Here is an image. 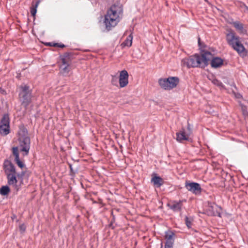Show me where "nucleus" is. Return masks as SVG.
<instances>
[{"label":"nucleus","instance_id":"f257e3e1","mask_svg":"<svg viewBox=\"0 0 248 248\" xmlns=\"http://www.w3.org/2000/svg\"><path fill=\"white\" fill-rule=\"evenodd\" d=\"M212 58V54L211 52L202 51L201 54L197 53L184 58L181 61V64L187 68L205 67Z\"/></svg>","mask_w":248,"mask_h":248},{"label":"nucleus","instance_id":"f03ea898","mask_svg":"<svg viewBox=\"0 0 248 248\" xmlns=\"http://www.w3.org/2000/svg\"><path fill=\"white\" fill-rule=\"evenodd\" d=\"M123 14V7L120 3H115L108 10L105 16L104 23L108 30L114 27L120 21Z\"/></svg>","mask_w":248,"mask_h":248},{"label":"nucleus","instance_id":"7ed1b4c3","mask_svg":"<svg viewBox=\"0 0 248 248\" xmlns=\"http://www.w3.org/2000/svg\"><path fill=\"white\" fill-rule=\"evenodd\" d=\"M3 169L7 179V183L9 186H16L17 183V177H22L25 172L22 171L21 173H17L16 167L9 160L4 161Z\"/></svg>","mask_w":248,"mask_h":248},{"label":"nucleus","instance_id":"20e7f679","mask_svg":"<svg viewBox=\"0 0 248 248\" xmlns=\"http://www.w3.org/2000/svg\"><path fill=\"white\" fill-rule=\"evenodd\" d=\"M226 41L229 45L239 54H242L246 51L244 46L240 40V37L233 31L230 30L227 33Z\"/></svg>","mask_w":248,"mask_h":248},{"label":"nucleus","instance_id":"39448f33","mask_svg":"<svg viewBox=\"0 0 248 248\" xmlns=\"http://www.w3.org/2000/svg\"><path fill=\"white\" fill-rule=\"evenodd\" d=\"M22 134H19L18 141L19 142V147L20 151L23 152L24 156L27 155L29 154L30 149L31 140L30 138L27 136V130L26 128H23L22 130Z\"/></svg>","mask_w":248,"mask_h":248},{"label":"nucleus","instance_id":"423d86ee","mask_svg":"<svg viewBox=\"0 0 248 248\" xmlns=\"http://www.w3.org/2000/svg\"><path fill=\"white\" fill-rule=\"evenodd\" d=\"M21 91L19 93L20 101L25 108L27 107L31 102V93L29 91V86L21 85Z\"/></svg>","mask_w":248,"mask_h":248},{"label":"nucleus","instance_id":"0eeeda50","mask_svg":"<svg viewBox=\"0 0 248 248\" xmlns=\"http://www.w3.org/2000/svg\"><path fill=\"white\" fill-rule=\"evenodd\" d=\"M179 81L177 77H169L160 79L158 83L161 87L165 90H170L176 87Z\"/></svg>","mask_w":248,"mask_h":248},{"label":"nucleus","instance_id":"6e6552de","mask_svg":"<svg viewBox=\"0 0 248 248\" xmlns=\"http://www.w3.org/2000/svg\"><path fill=\"white\" fill-rule=\"evenodd\" d=\"M10 132V118L8 114H4L0 121V134L5 136Z\"/></svg>","mask_w":248,"mask_h":248},{"label":"nucleus","instance_id":"1a4fd4ad","mask_svg":"<svg viewBox=\"0 0 248 248\" xmlns=\"http://www.w3.org/2000/svg\"><path fill=\"white\" fill-rule=\"evenodd\" d=\"M69 54L65 53L62 57V64L60 66V72L64 76H66L71 70Z\"/></svg>","mask_w":248,"mask_h":248},{"label":"nucleus","instance_id":"9d476101","mask_svg":"<svg viewBox=\"0 0 248 248\" xmlns=\"http://www.w3.org/2000/svg\"><path fill=\"white\" fill-rule=\"evenodd\" d=\"M207 214L209 216L221 217V208L215 203L208 202Z\"/></svg>","mask_w":248,"mask_h":248},{"label":"nucleus","instance_id":"9b49d317","mask_svg":"<svg viewBox=\"0 0 248 248\" xmlns=\"http://www.w3.org/2000/svg\"><path fill=\"white\" fill-rule=\"evenodd\" d=\"M185 187L188 191L195 194H200L202 191L201 186L197 183H186L185 184Z\"/></svg>","mask_w":248,"mask_h":248},{"label":"nucleus","instance_id":"f8f14e48","mask_svg":"<svg viewBox=\"0 0 248 248\" xmlns=\"http://www.w3.org/2000/svg\"><path fill=\"white\" fill-rule=\"evenodd\" d=\"M129 75L126 70H123L120 72L119 84L120 88L126 87L128 84Z\"/></svg>","mask_w":248,"mask_h":248},{"label":"nucleus","instance_id":"ddd939ff","mask_svg":"<svg viewBox=\"0 0 248 248\" xmlns=\"http://www.w3.org/2000/svg\"><path fill=\"white\" fill-rule=\"evenodd\" d=\"M183 202L182 200L171 201L167 203V206L174 212H180L183 206Z\"/></svg>","mask_w":248,"mask_h":248},{"label":"nucleus","instance_id":"4468645a","mask_svg":"<svg viewBox=\"0 0 248 248\" xmlns=\"http://www.w3.org/2000/svg\"><path fill=\"white\" fill-rule=\"evenodd\" d=\"M12 153L15 156V161L19 167L22 169L25 167V164L19 158V154L18 147H14L12 148Z\"/></svg>","mask_w":248,"mask_h":248},{"label":"nucleus","instance_id":"2eb2a0df","mask_svg":"<svg viewBox=\"0 0 248 248\" xmlns=\"http://www.w3.org/2000/svg\"><path fill=\"white\" fill-rule=\"evenodd\" d=\"M174 235V233L172 232L169 231L166 232L165 237V239L166 240V242L165 243V246L173 248V245L174 243L173 237Z\"/></svg>","mask_w":248,"mask_h":248},{"label":"nucleus","instance_id":"dca6fc26","mask_svg":"<svg viewBox=\"0 0 248 248\" xmlns=\"http://www.w3.org/2000/svg\"><path fill=\"white\" fill-rule=\"evenodd\" d=\"M176 140L183 143L184 141L189 140V134H186L184 129H182L179 132L176 133Z\"/></svg>","mask_w":248,"mask_h":248},{"label":"nucleus","instance_id":"f3484780","mask_svg":"<svg viewBox=\"0 0 248 248\" xmlns=\"http://www.w3.org/2000/svg\"><path fill=\"white\" fill-rule=\"evenodd\" d=\"M211 66L213 68H217L223 65V60L219 57H213L210 59Z\"/></svg>","mask_w":248,"mask_h":248},{"label":"nucleus","instance_id":"a211bd4d","mask_svg":"<svg viewBox=\"0 0 248 248\" xmlns=\"http://www.w3.org/2000/svg\"><path fill=\"white\" fill-rule=\"evenodd\" d=\"M151 182L153 183L154 185L157 187H160L164 184L163 179L158 176L153 177L151 179Z\"/></svg>","mask_w":248,"mask_h":248},{"label":"nucleus","instance_id":"6ab92c4d","mask_svg":"<svg viewBox=\"0 0 248 248\" xmlns=\"http://www.w3.org/2000/svg\"><path fill=\"white\" fill-rule=\"evenodd\" d=\"M41 2V0H36L35 1H32L31 6L30 8V12L32 16H35L37 12V8Z\"/></svg>","mask_w":248,"mask_h":248},{"label":"nucleus","instance_id":"aec40b11","mask_svg":"<svg viewBox=\"0 0 248 248\" xmlns=\"http://www.w3.org/2000/svg\"><path fill=\"white\" fill-rule=\"evenodd\" d=\"M234 27L241 33H243L244 31L243 25L239 21H235L232 23Z\"/></svg>","mask_w":248,"mask_h":248},{"label":"nucleus","instance_id":"412c9836","mask_svg":"<svg viewBox=\"0 0 248 248\" xmlns=\"http://www.w3.org/2000/svg\"><path fill=\"white\" fill-rule=\"evenodd\" d=\"M10 192V189L8 186H2L0 188V194L2 196H6Z\"/></svg>","mask_w":248,"mask_h":248},{"label":"nucleus","instance_id":"4be33fe9","mask_svg":"<svg viewBox=\"0 0 248 248\" xmlns=\"http://www.w3.org/2000/svg\"><path fill=\"white\" fill-rule=\"evenodd\" d=\"M133 40V36L132 34H130L126 38L125 40L123 43L122 45L124 46H130L132 45Z\"/></svg>","mask_w":248,"mask_h":248},{"label":"nucleus","instance_id":"5701e85b","mask_svg":"<svg viewBox=\"0 0 248 248\" xmlns=\"http://www.w3.org/2000/svg\"><path fill=\"white\" fill-rule=\"evenodd\" d=\"M111 83L113 86H118V77L116 75H111Z\"/></svg>","mask_w":248,"mask_h":248},{"label":"nucleus","instance_id":"b1692460","mask_svg":"<svg viewBox=\"0 0 248 248\" xmlns=\"http://www.w3.org/2000/svg\"><path fill=\"white\" fill-rule=\"evenodd\" d=\"M47 46H55V47H59L63 48L65 46V45L62 44H60L58 43H53V42H49L47 43Z\"/></svg>","mask_w":248,"mask_h":248},{"label":"nucleus","instance_id":"393cba45","mask_svg":"<svg viewBox=\"0 0 248 248\" xmlns=\"http://www.w3.org/2000/svg\"><path fill=\"white\" fill-rule=\"evenodd\" d=\"M212 83L215 85H217V86L221 88H224V85L223 84V83L220 81L219 80H217V79H214L213 80H212Z\"/></svg>","mask_w":248,"mask_h":248},{"label":"nucleus","instance_id":"a878e982","mask_svg":"<svg viewBox=\"0 0 248 248\" xmlns=\"http://www.w3.org/2000/svg\"><path fill=\"white\" fill-rule=\"evenodd\" d=\"M185 223H186V226L188 228H191V225H192V219L186 216L185 217Z\"/></svg>","mask_w":248,"mask_h":248},{"label":"nucleus","instance_id":"bb28decb","mask_svg":"<svg viewBox=\"0 0 248 248\" xmlns=\"http://www.w3.org/2000/svg\"><path fill=\"white\" fill-rule=\"evenodd\" d=\"M19 230L21 233H23L26 230V226L24 224H22L19 226Z\"/></svg>","mask_w":248,"mask_h":248},{"label":"nucleus","instance_id":"cd10ccee","mask_svg":"<svg viewBox=\"0 0 248 248\" xmlns=\"http://www.w3.org/2000/svg\"><path fill=\"white\" fill-rule=\"evenodd\" d=\"M243 114L245 115V116H247V115H248V112L245 110L244 109H243Z\"/></svg>","mask_w":248,"mask_h":248},{"label":"nucleus","instance_id":"c85d7f7f","mask_svg":"<svg viewBox=\"0 0 248 248\" xmlns=\"http://www.w3.org/2000/svg\"><path fill=\"white\" fill-rule=\"evenodd\" d=\"M160 248H163V243H161ZM164 248H172L167 247V246H165Z\"/></svg>","mask_w":248,"mask_h":248},{"label":"nucleus","instance_id":"c756f323","mask_svg":"<svg viewBox=\"0 0 248 248\" xmlns=\"http://www.w3.org/2000/svg\"><path fill=\"white\" fill-rule=\"evenodd\" d=\"M243 5L246 8V10L248 12V6H247L245 4L243 3Z\"/></svg>","mask_w":248,"mask_h":248},{"label":"nucleus","instance_id":"7c9ffc66","mask_svg":"<svg viewBox=\"0 0 248 248\" xmlns=\"http://www.w3.org/2000/svg\"><path fill=\"white\" fill-rule=\"evenodd\" d=\"M198 44H199V46H201V43L200 42V38H199Z\"/></svg>","mask_w":248,"mask_h":248},{"label":"nucleus","instance_id":"2f4dec72","mask_svg":"<svg viewBox=\"0 0 248 248\" xmlns=\"http://www.w3.org/2000/svg\"><path fill=\"white\" fill-rule=\"evenodd\" d=\"M187 128H188V129H190V126H189V125L187 126Z\"/></svg>","mask_w":248,"mask_h":248}]
</instances>
